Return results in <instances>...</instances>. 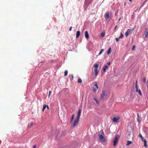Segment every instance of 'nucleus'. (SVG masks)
Returning a JSON list of instances; mask_svg holds the SVG:
<instances>
[{"label":"nucleus","mask_w":148,"mask_h":148,"mask_svg":"<svg viewBox=\"0 0 148 148\" xmlns=\"http://www.w3.org/2000/svg\"><path fill=\"white\" fill-rule=\"evenodd\" d=\"M123 37V34L121 32V35L119 37V38H122Z\"/></svg>","instance_id":"24"},{"label":"nucleus","mask_w":148,"mask_h":148,"mask_svg":"<svg viewBox=\"0 0 148 148\" xmlns=\"http://www.w3.org/2000/svg\"><path fill=\"white\" fill-rule=\"evenodd\" d=\"M94 70L95 72V76L96 77L99 72V71L98 70V68L99 67V65L97 64H95L94 65Z\"/></svg>","instance_id":"2"},{"label":"nucleus","mask_w":148,"mask_h":148,"mask_svg":"<svg viewBox=\"0 0 148 148\" xmlns=\"http://www.w3.org/2000/svg\"><path fill=\"white\" fill-rule=\"evenodd\" d=\"M111 47H110L109 48V49H108V51H107V54L108 55H109L110 53L111 52Z\"/></svg>","instance_id":"17"},{"label":"nucleus","mask_w":148,"mask_h":148,"mask_svg":"<svg viewBox=\"0 0 148 148\" xmlns=\"http://www.w3.org/2000/svg\"><path fill=\"white\" fill-rule=\"evenodd\" d=\"M131 30L129 29H128L125 33V36L127 37L129 34L131 32Z\"/></svg>","instance_id":"9"},{"label":"nucleus","mask_w":148,"mask_h":148,"mask_svg":"<svg viewBox=\"0 0 148 148\" xmlns=\"http://www.w3.org/2000/svg\"><path fill=\"white\" fill-rule=\"evenodd\" d=\"M108 65H106L104 66L103 67V71L104 72H105L106 70V69L108 68Z\"/></svg>","instance_id":"16"},{"label":"nucleus","mask_w":148,"mask_h":148,"mask_svg":"<svg viewBox=\"0 0 148 148\" xmlns=\"http://www.w3.org/2000/svg\"><path fill=\"white\" fill-rule=\"evenodd\" d=\"M74 115L73 114L72 115V117L71 119V120L70 121V122L71 123L72 122V121H73V120L74 118Z\"/></svg>","instance_id":"18"},{"label":"nucleus","mask_w":148,"mask_h":148,"mask_svg":"<svg viewBox=\"0 0 148 148\" xmlns=\"http://www.w3.org/2000/svg\"><path fill=\"white\" fill-rule=\"evenodd\" d=\"M85 37L86 38H88L89 37V35L88 32L87 31H86L85 32Z\"/></svg>","instance_id":"12"},{"label":"nucleus","mask_w":148,"mask_h":148,"mask_svg":"<svg viewBox=\"0 0 148 148\" xmlns=\"http://www.w3.org/2000/svg\"><path fill=\"white\" fill-rule=\"evenodd\" d=\"M98 86L96 82L94 83V86L93 87V91L94 92H96L98 90Z\"/></svg>","instance_id":"4"},{"label":"nucleus","mask_w":148,"mask_h":148,"mask_svg":"<svg viewBox=\"0 0 148 148\" xmlns=\"http://www.w3.org/2000/svg\"><path fill=\"white\" fill-rule=\"evenodd\" d=\"M72 79H73V75H72Z\"/></svg>","instance_id":"41"},{"label":"nucleus","mask_w":148,"mask_h":148,"mask_svg":"<svg viewBox=\"0 0 148 148\" xmlns=\"http://www.w3.org/2000/svg\"><path fill=\"white\" fill-rule=\"evenodd\" d=\"M142 141L144 142V140H146L143 137L142 138H141Z\"/></svg>","instance_id":"32"},{"label":"nucleus","mask_w":148,"mask_h":148,"mask_svg":"<svg viewBox=\"0 0 148 148\" xmlns=\"http://www.w3.org/2000/svg\"><path fill=\"white\" fill-rule=\"evenodd\" d=\"M109 12H107L105 14V18L106 20H107L109 18Z\"/></svg>","instance_id":"10"},{"label":"nucleus","mask_w":148,"mask_h":148,"mask_svg":"<svg viewBox=\"0 0 148 148\" xmlns=\"http://www.w3.org/2000/svg\"><path fill=\"white\" fill-rule=\"evenodd\" d=\"M134 48H135V46H133V47H132V50H134Z\"/></svg>","instance_id":"34"},{"label":"nucleus","mask_w":148,"mask_h":148,"mask_svg":"<svg viewBox=\"0 0 148 148\" xmlns=\"http://www.w3.org/2000/svg\"><path fill=\"white\" fill-rule=\"evenodd\" d=\"M132 143V142L131 141H127V143L126 145L127 146H128Z\"/></svg>","instance_id":"20"},{"label":"nucleus","mask_w":148,"mask_h":148,"mask_svg":"<svg viewBox=\"0 0 148 148\" xmlns=\"http://www.w3.org/2000/svg\"><path fill=\"white\" fill-rule=\"evenodd\" d=\"M51 91H49V96H50V94H51Z\"/></svg>","instance_id":"31"},{"label":"nucleus","mask_w":148,"mask_h":148,"mask_svg":"<svg viewBox=\"0 0 148 148\" xmlns=\"http://www.w3.org/2000/svg\"><path fill=\"white\" fill-rule=\"evenodd\" d=\"M105 92L104 91H102V94L101 96V99L103 98L105 96Z\"/></svg>","instance_id":"15"},{"label":"nucleus","mask_w":148,"mask_h":148,"mask_svg":"<svg viewBox=\"0 0 148 148\" xmlns=\"http://www.w3.org/2000/svg\"><path fill=\"white\" fill-rule=\"evenodd\" d=\"M72 28V27H70V28H69V30L70 31H71V30Z\"/></svg>","instance_id":"35"},{"label":"nucleus","mask_w":148,"mask_h":148,"mask_svg":"<svg viewBox=\"0 0 148 148\" xmlns=\"http://www.w3.org/2000/svg\"><path fill=\"white\" fill-rule=\"evenodd\" d=\"M47 109H48V110H49V106H48V105H47Z\"/></svg>","instance_id":"37"},{"label":"nucleus","mask_w":148,"mask_h":148,"mask_svg":"<svg viewBox=\"0 0 148 148\" xmlns=\"http://www.w3.org/2000/svg\"><path fill=\"white\" fill-rule=\"evenodd\" d=\"M36 145H34L33 147V148H36Z\"/></svg>","instance_id":"38"},{"label":"nucleus","mask_w":148,"mask_h":148,"mask_svg":"<svg viewBox=\"0 0 148 148\" xmlns=\"http://www.w3.org/2000/svg\"><path fill=\"white\" fill-rule=\"evenodd\" d=\"M137 120L138 121V122H140V120H139V118H137Z\"/></svg>","instance_id":"33"},{"label":"nucleus","mask_w":148,"mask_h":148,"mask_svg":"<svg viewBox=\"0 0 148 148\" xmlns=\"http://www.w3.org/2000/svg\"><path fill=\"white\" fill-rule=\"evenodd\" d=\"M144 146L145 147H146L147 146V141L146 140H144Z\"/></svg>","instance_id":"23"},{"label":"nucleus","mask_w":148,"mask_h":148,"mask_svg":"<svg viewBox=\"0 0 148 148\" xmlns=\"http://www.w3.org/2000/svg\"><path fill=\"white\" fill-rule=\"evenodd\" d=\"M78 83H82V80L81 78H79L78 80Z\"/></svg>","instance_id":"26"},{"label":"nucleus","mask_w":148,"mask_h":148,"mask_svg":"<svg viewBox=\"0 0 148 148\" xmlns=\"http://www.w3.org/2000/svg\"><path fill=\"white\" fill-rule=\"evenodd\" d=\"M146 79L145 77H143V81L144 82H145L146 81Z\"/></svg>","instance_id":"28"},{"label":"nucleus","mask_w":148,"mask_h":148,"mask_svg":"<svg viewBox=\"0 0 148 148\" xmlns=\"http://www.w3.org/2000/svg\"><path fill=\"white\" fill-rule=\"evenodd\" d=\"M131 2L132 0H129Z\"/></svg>","instance_id":"42"},{"label":"nucleus","mask_w":148,"mask_h":148,"mask_svg":"<svg viewBox=\"0 0 148 148\" xmlns=\"http://www.w3.org/2000/svg\"><path fill=\"white\" fill-rule=\"evenodd\" d=\"M120 119V117L119 116L117 117H114L112 119V121L114 123H117L119 121V120Z\"/></svg>","instance_id":"6"},{"label":"nucleus","mask_w":148,"mask_h":148,"mask_svg":"<svg viewBox=\"0 0 148 148\" xmlns=\"http://www.w3.org/2000/svg\"><path fill=\"white\" fill-rule=\"evenodd\" d=\"M104 134L103 132H102L101 134H99V138L101 142H105L106 139L104 136Z\"/></svg>","instance_id":"1"},{"label":"nucleus","mask_w":148,"mask_h":148,"mask_svg":"<svg viewBox=\"0 0 148 148\" xmlns=\"http://www.w3.org/2000/svg\"><path fill=\"white\" fill-rule=\"evenodd\" d=\"M135 88L136 89V92H138L139 93V95L140 96H141L142 94L140 90V89H138L137 80L136 81V82L135 83Z\"/></svg>","instance_id":"5"},{"label":"nucleus","mask_w":148,"mask_h":148,"mask_svg":"<svg viewBox=\"0 0 148 148\" xmlns=\"http://www.w3.org/2000/svg\"><path fill=\"white\" fill-rule=\"evenodd\" d=\"M116 27H117V26H116L115 27H114V31L115 30V29H116Z\"/></svg>","instance_id":"36"},{"label":"nucleus","mask_w":148,"mask_h":148,"mask_svg":"<svg viewBox=\"0 0 148 148\" xmlns=\"http://www.w3.org/2000/svg\"><path fill=\"white\" fill-rule=\"evenodd\" d=\"M145 36L146 38H147L148 36V29H146L145 30Z\"/></svg>","instance_id":"11"},{"label":"nucleus","mask_w":148,"mask_h":148,"mask_svg":"<svg viewBox=\"0 0 148 148\" xmlns=\"http://www.w3.org/2000/svg\"><path fill=\"white\" fill-rule=\"evenodd\" d=\"M92 0H85V3L87 4H90L92 2Z\"/></svg>","instance_id":"13"},{"label":"nucleus","mask_w":148,"mask_h":148,"mask_svg":"<svg viewBox=\"0 0 148 148\" xmlns=\"http://www.w3.org/2000/svg\"><path fill=\"white\" fill-rule=\"evenodd\" d=\"M107 64H108V65H110V62H109V63H107Z\"/></svg>","instance_id":"40"},{"label":"nucleus","mask_w":148,"mask_h":148,"mask_svg":"<svg viewBox=\"0 0 148 148\" xmlns=\"http://www.w3.org/2000/svg\"><path fill=\"white\" fill-rule=\"evenodd\" d=\"M64 76H66L67 75L68 73V71L66 70L64 71Z\"/></svg>","instance_id":"22"},{"label":"nucleus","mask_w":148,"mask_h":148,"mask_svg":"<svg viewBox=\"0 0 148 148\" xmlns=\"http://www.w3.org/2000/svg\"><path fill=\"white\" fill-rule=\"evenodd\" d=\"M138 136L139 137H140L141 138H142L143 137L140 134L139 135H138Z\"/></svg>","instance_id":"30"},{"label":"nucleus","mask_w":148,"mask_h":148,"mask_svg":"<svg viewBox=\"0 0 148 148\" xmlns=\"http://www.w3.org/2000/svg\"><path fill=\"white\" fill-rule=\"evenodd\" d=\"M82 111V109L81 108H80L79 109V110L78 112L77 115V118H80V116L81 114V112Z\"/></svg>","instance_id":"8"},{"label":"nucleus","mask_w":148,"mask_h":148,"mask_svg":"<svg viewBox=\"0 0 148 148\" xmlns=\"http://www.w3.org/2000/svg\"><path fill=\"white\" fill-rule=\"evenodd\" d=\"M80 34V32L79 31H77L76 32V38H78Z\"/></svg>","instance_id":"14"},{"label":"nucleus","mask_w":148,"mask_h":148,"mask_svg":"<svg viewBox=\"0 0 148 148\" xmlns=\"http://www.w3.org/2000/svg\"><path fill=\"white\" fill-rule=\"evenodd\" d=\"M119 138V136L118 135H116L113 141V146H115L117 144Z\"/></svg>","instance_id":"3"},{"label":"nucleus","mask_w":148,"mask_h":148,"mask_svg":"<svg viewBox=\"0 0 148 148\" xmlns=\"http://www.w3.org/2000/svg\"><path fill=\"white\" fill-rule=\"evenodd\" d=\"M103 51H104L103 49H102L101 50L100 52L99 53V55H100L101 54V53L103 52Z\"/></svg>","instance_id":"25"},{"label":"nucleus","mask_w":148,"mask_h":148,"mask_svg":"<svg viewBox=\"0 0 148 148\" xmlns=\"http://www.w3.org/2000/svg\"><path fill=\"white\" fill-rule=\"evenodd\" d=\"M47 107V105L45 104H44L43 105L42 108V111L43 112H44V110Z\"/></svg>","instance_id":"19"},{"label":"nucleus","mask_w":148,"mask_h":148,"mask_svg":"<svg viewBox=\"0 0 148 148\" xmlns=\"http://www.w3.org/2000/svg\"><path fill=\"white\" fill-rule=\"evenodd\" d=\"M93 99L97 104H99V101L96 98H93Z\"/></svg>","instance_id":"21"},{"label":"nucleus","mask_w":148,"mask_h":148,"mask_svg":"<svg viewBox=\"0 0 148 148\" xmlns=\"http://www.w3.org/2000/svg\"><path fill=\"white\" fill-rule=\"evenodd\" d=\"M105 35V33L104 32H102L101 33V36L102 37H103V36H104Z\"/></svg>","instance_id":"27"},{"label":"nucleus","mask_w":148,"mask_h":148,"mask_svg":"<svg viewBox=\"0 0 148 148\" xmlns=\"http://www.w3.org/2000/svg\"><path fill=\"white\" fill-rule=\"evenodd\" d=\"M139 116L138 114H137V118H139Z\"/></svg>","instance_id":"39"},{"label":"nucleus","mask_w":148,"mask_h":148,"mask_svg":"<svg viewBox=\"0 0 148 148\" xmlns=\"http://www.w3.org/2000/svg\"><path fill=\"white\" fill-rule=\"evenodd\" d=\"M120 19H121V18H120L119 19V21L120 20Z\"/></svg>","instance_id":"43"},{"label":"nucleus","mask_w":148,"mask_h":148,"mask_svg":"<svg viewBox=\"0 0 148 148\" xmlns=\"http://www.w3.org/2000/svg\"><path fill=\"white\" fill-rule=\"evenodd\" d=\"M79 119L77 118L75 119L73 123V126L74 127L78 123Z\"/></svg>","instance_id":"7"},{"label":"nucleus","mask_w":148,"mask_h":148,"mask_svg":"<svg viewBox=\"0 0 148 148\" xmlns=\"http://www.w3.org/2000/svg\"><path fill=\"white\" fill-rule=\"evenodd\" d=\"M119 38H115V40L116 41V42H118L119 40Z\"/></svg>","instance_id":"29"}]
</instances>
